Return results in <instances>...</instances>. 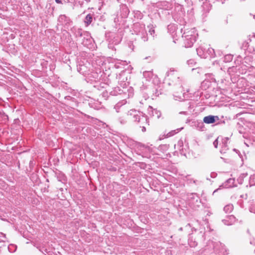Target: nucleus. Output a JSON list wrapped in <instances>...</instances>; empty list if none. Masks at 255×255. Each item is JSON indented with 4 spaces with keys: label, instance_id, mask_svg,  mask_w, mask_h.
<instances>
[{
    "label": "nucleus",
    "instance_id": "nucleus-27",
    "mask_svg": "<svg viewBox=\"0 0 255 255\" xmlns=\"http://www.w3.org/2000/svg\"><path fill=\"white\" fill-rule=\"evenodd\" d=\"M187 63L190 67H192L195 65L196 62L193 59H190L187 61Z\"/></svg>",
    "mask_w": 255,
    "mask_h": 255
},
{
    "label": "nucleus",
    "instance_id": "nucleus-21",
    "mask_svg": "<svg viewBox=\"0 0 255 255\" xmlns=\"http://www.w3.org/2000/svg\"><path fill=\"white\" fill-rule=\"evenodd\" d=\"M233 59V55L231 54L226 55L224 57V61L225 62H231Z\"/></svg>",
    "mask_w": 255,
    "mask_h": 255
},
{
    "label": "nucleus",
    "instance_id": "nucleus-9",
    "mask_svg": "<svg viewBox=\"0 0 255 255\" xmlns=\"http://www.w3.org/2000/svg\"><path fill=\"white\" fill-rule=\"evenodd\" d=\"M58 22L62 25H70L72 22L70 18L65 15H60L58 19Z\"/></svg>",
    "mask_w": 255,
    "mask_h": 255
},
{
    "label": "nucleus",
    "instance_id": "nucleus-44",
    "mask_svg": "<svg viewBox=\"0 0 255 255\" xmlns=\"http://www.w3.org/2000/svg\"><path fill=\"white\" fill-rule=\"evenodd\" d=\"M179 7H180V9L181 10H182V9L183 8L182 6V5H180Z\"/></svg>",
    "mask_w": 255,
    "mask_h": 255
},
{
    "label": "nucleus",
    "instance_id": "nucleus-17",
    "mask_svg": "<svg viewBox=\"0 0 255 255\" xmlns=\"http://www.w3.org/2000/svg\"><path fill=\"white\" fill-rule=\"evenodd\" d=\"M117 120L120 124L123 125L126 124L127 122V120L124 115L118 117Z\"/></svg>",
    "mask_w": 255,
    "mask_h": 255
},
{
    "label": "nucleus",
    "instance_id": "nucleus-37",
    "mask_svg": "<svg viewBox=\"0 0 255 255\" xmlns=\"http://www.w3.org/2000/svg\"><path fill=\"white\" fill-rule=\"evenodd\" d=\"M55 2L57 3H62V0H55Z\"/></svg>",
    "mask_w": 255,
    "mask_h": 255
},
{
    "label": "nucleus",
    "instance_id": "nucleus-7",
    "mask_svg": "<svg viewBox=\"0 0 255 255\" xmlns=\"http://www.w3.org/2000/svg\"><path fill=\"white\" fill-rule=\"evenodd\" d=\"M147 110L148 114L150 117H155L156 119H159L161 115V113L159 111H158L157 109H153L151 106L148 107Z\"/></svg>",
    "mask_w": 255,
    "mask_h": 255
},
{
    "label": "nucleus",
    "instance_id": "nucleus-29",
    "mask_svg": "<svg viewBox=\"0 0 255 255\" xmlns=\"http://www.w3.org/2000/svg\"><path fill=\"white\" fill-rule=\"evenodd\" d=\"M135 17H136L137 18L141 19L143 17V14L139 11H137L135 12Z\"/></svg>",
    "mask_w": 255,
    "mask_h": 255
},
{
    "label": "nucleus",
    "instance_id": "nucleus-49",
    "mask_svg": "<svg viewBox=\"0 0 255 255\" xmlns=\"http://www.w3.org/2000/svg\"><path fill=\"white\" fill-rule=\"evenodd\" d=\"M155 94H156V93H155ZM159 96V94L156 95V96Z\"/></svg>",
    "mask_w": 255,
    "mask_h": 255
},
{
    "label": "nucleus",
    "instance_id": "nucleus-48",
    "mask_svg": "<svg viewBox=\"0 0 255 255\" xmlns=\"http://www.w3.org/2000/svg\"><path fill=\"white\" fill-rule=\"evenodd\" d=\"M208 75H209H209H212V74H210V73H209V74H208Z\"/></svg>",
    "mask_w": 255,
    "mask_h": 255
},
{
    "label": "nucleus",
    "instance_id": "nucleus-24",
    "mask_svg": "<svg viewBox=\"0 0 255 255\" xmlns=\"http://www.w3.org/2000/svg\"><path fill=\"white\" fill-rule=\"evenodd\" d=\"M183 141L182 140H179L178 141L177 145H175V146H177V148L180 151H182L183 152V148L182 147L183 146Z\"/></svg>",
    "mask_w": 255,
    "mask_h": 255
},
{
    "label": "nucleus",
    "instance_id": "nucleus-10",
    "mask_svg": "<svg viewBox=\"0 0 255 255\" xmlns=\"http://www.w3.org/2000/svg\"><path fill=\"white\" fill-rule=\"evenodd\" d=\"M77 70L80 73L84 75L90 74V70L88 66L85 64H80L77 68Z\"/></svg>",
    "mask_w": 255,
    "mask_h": 255
},
{
    "label": "nucleus",
    "instance_id": "nucleus-39",
    "mask_svg": "<svg viewBox=\"0 0 255 255\" xmlns=\"http://www.w3.org/2000/svg\"><path fill=\"white\" fill-rule=\"evenodd\" d=\"M251 244L255 245V241H253L252 242H251Z\"/></svg>",
    "mask_w": 255,
    "mask_h": 255
},
{
    "label": "nucleus",
    "instance_id": "nucleus-35",
    "mask_svg": "<svg viewBox=\"0 0 255 255\" xmlns=\"http://www.w3.org/2000/svg\"><path fill=\"white\" fill-rule=\"evenodd\" d=\"M218 138L216 139L214 142H213V145L215 148H217L218 147Z\"/></svg>",
    "mask_w": 255,
    "mask_h": 255
},
{
    "label": "nucleus",
    "instance_id": "nucleus-11",
    "mask_svg": "<svg viewBox=\"0 0 255 255\" xmlns=\"http://www.w3.org/2000/svg\"><path fill=\"white\" fill-rule=\"evenodd\" d=\"M83 36L84 37V39L82 41V44L86 46L88 44V43L91 42L92 37L89 32L87 31L83 32Z\"/></svg>",
    "mask_w": 255,
    "mask_h": 255
},
{
    "label": "nucleus",
    "instance_id": "nucleus-13",
    "mask_svg": "<svg viewBox=\"0 0 255 255\" xmlns=\"http://www.w3.org/2000/svg\"><path fill=\"white\" fill-rule=\"evenodd\" d=\"M197 54L201 58H206L207 57L206 50L202 46H200L196 49Z\"/></svg>",
    "mask_w": 255,
    "mask_h": 255
},
{
    "label": "nucleus",
    "instance_id": "nucleus-20",
    "mask_svg": "<svg viewBox=\"0 0 255 255\" xmlns=\"http://www.w3.org/2000/svg\"><path fill=\"white\" fill-rule=\"evenodd\" d=\"M207 54H208L210 57H214L215 56L214 49L212 48H209L207 50H206Z\"/></svg>",
    "mask_w": 255,
    "mask_h": 255
},
{
    "label": "nucleus",
    "instance_id": "nucleus-28",
    "mask_svg": "<svg viewBox=\"0 0 255 255\" xmlns=\"http://www.w3.org/2000/svg\"><path fill=\"white\" fill-rule=\"evenodd\" d=\"M149 28V32L150 34L152 35L153 37H154V34L155 33V31L154 27L152 25L148 26Z\"/></svg>",
    "mask_w": 255,
    "mask_h": 255
},
{
    "label": "nucleus",
    "instance_id": "nucleus-47",
    "mask_svg": "<svg viewBox=\"0 0 255 255\" xmlns=\"http://www.w3.org/2000/svg\"><path fill=\"white\" fill-rule=\"evenodd\" d=\"M212 79H213L214 81H216V79L214 78H212Z\"/></svg>",
    "mask_w": 255,
    "mask_h": 255
},
{
    "label": "nucleus",
    "instance_id": "nucleus-41",
    "mask_svg": "<svg viewBox=\"0 0 255 255\" xmlns=\"http://www.w3.org/2000/svg\"><path fill=\"white\" fill-rule=\"evenodd\" d=\"M180 114H186V112H180Z\"/></svg>",
    "mask_w": 255,
    "mask_h": 255
},
{
    "label": "nucleus",
    "instance_id": "nucleus-4",
    "mask_svg": "<svg viewBox=\"0 0 255 255\" xmlns=\"http://www.w3.org/2000/svg\"><path fill=\"white\" fill-rule=\"evenodd\" d=\"M166 75L169 80L175 82L176 84L179 85L181 84V80L180 79L179 74L177 70L174 69H170V70L167 72Z\"/></svg>",
    "mask_w": 255,
    "mask_h": 255
},
{
    "label": "nucleus",
    "instance_id": "nucleus-30",
    "mask_svg": "<svg viewBox=\"0 0 255 255\" xmlns=\"http://www.w3.org/2000/svg\"><path fill=\"white\" fill-rule=\"evenodd\" d=\"M181 129H179V128H178L176 130H172L171 131V132H169L168 133V136H172L174 134L178 132Z\"/></svg>",
    "mask_w": 255,
    "mask_h": 255
},
{
    "label": "nucleus",
    "instance_id": "nucleus-18",
    "mask_svg": "<svg viewBox=\"0 0 255 255\" xmlns=\"http://www.w3.org/2000/svg\"><path fill=\"white\" fill-rule=\"evenodd\" d=\"M248 175L247 173L241 174L237 179L238 183L242 184L243 183L244 178L246 177Z\"/></svg>",
    "mask_w": 255,
    "mask_h": 255
},
{
    "label": "nucleus",
    "instance_id": "nucleus-46",
    "mask_svg": "<svg viewBox=\"0 0 255 255\" xmlns=\"http://www.w3.org/2000/svg\"><path fill=\"white\" fill-rule=\"evenodd\" d=\"M179 230H180V231H182V228H179Z\"/></svg>",
    "mask_w": 255,
    "mask_h": 255
},
{
    "label": "nucleus",
    "instance_id": "nucleus-5",
    "mask_svg": "<svg viewBox=\"0 0 255 255\" xmlns=\"http://www.w3.org/2000/svg\"><path fill=\"white\" fill-rule=\"evenodd\" d=\"M127 101L126 100H123L118 102L114 107V109L116 110L117 113L121 112L124 114L127 115V108L126 106Z\"/></svg>",
    "mask_w": 255,
    "mask_h": 255
},
{
    "label": "nucleus",
    "instance_id": "nucleus-6",
    "mask_svg": "<svg viewBox=\"0 0 255 255\" xmlns=\"http://www.w3.org/2000/svg\"><path fill=\"white\" fill-rule=\"evenodd\" d=\"M235 179L234 178H229L226 182H225L222 185L220 186L219 188L216 189L213 193V195H214L216 192H217L219 190L221 189V187L223 188H231L235 186Z\"/></svg>",
    "mask_w": 255,
    "mask_h": 255
},
{
    "label": "nucleus",
    "instance_id": "nucleus-14",
    "mask_svg": "<svg viewBox=\"0 0 255 255\" xmlns=\"http://www.w3.org/2000/svg\"><path fill=\"white\" fill-rule=\"evenodd\" d=\"M71 31L75 35L76 37H81L83 36V32L82 29L73 27L71 28Z\"/></svg>",
    "mask_w": 255,
    "mask_h": 255
},
{
    "label": "nucleus",
    "instance_id": "nucleus-36",
    "mask_svg": "<svg viewBox=\"0 0 255 255\" xmlns=\"http://www.w3.org/2000/svg\"><path fill=\"white\" fill-rule=\"evenodd\" d=\"M216 176H217V174L216 173L213 172V173H211V177L212 178H215L216 177Z\"/></svg>",
    "mask_w": 255,
    "mask_h": 255
},
{
    "label": "nucleus",
    "instance_id": "nucleus-34",
    "mask_svg": "<svg viewBox=\"0 0 255 255\" xmlns=\"http://www.w3.org/2000/svg\"><path fill=\"white\" fill-rule=\"evenodd\" d=\"M200 240L201 241H204L205 240V237H204V233H202V231H200Z\"/></svg>",
    "mask_w": 255,
    "mask_h": 255
},
{
    "label": "nucleus",
    "instance_id": "nucleus-31",
    "mask_svg": "<svg viewBox=\"0 0 255 255\" xmlns=\"http://www.w3.org/2000/svg\"><path fill=\"white\" fill-rule=\"evenodd\" d=\"M192 71H196V72L199 74L203 73V70L200 68H192Z\"/></svg>",
    "mask_w": 255,
    "mask_h": 255
},
{
    "label": "nucleus",
    "instance_id": "nucleus-12",
    "mask_svg": "<svg viewBox=\"0 0 255 255\" xmlns=\"http://www.w3.org/2000/svg\"><path fill=\"white\" fill-rule=\"evenodd\" d=\"M235 221H236V218L233 215L229 216L227 217V218L226 219H223L222 220L223 223L225 225H228V226L232 225L233 224H234L235 222Z\"/></svg>",
    "mask_w": 255,
    "mask_h": 255
},
{
    "label": "nucleus",
    "instance_id": "nucleus-32",
    "mask_svg": "<svg viewBox=\"0 0 255 255\" xmlns=\"http://www.w3.org/2000/svg\"><path fill=\"white\" fill-rule=\"evenodd\" d=\"M0 237H2L3 239H0V242H4L6 237L5 235L1 232H0Z\"/></svg>",
    "mask_w": 255,
    "mask_h": 255
},
{
    "label": "nucleus",
    "instance_id": "nucleus-45",
    "mask_svg": "<svg viewBox=\"0 0 255 255\" xmlns=\"http://www.w3.org/2000/svg\"><path fill=\"white\" fill-rule=\"evenodd\" d=\"M116 67L117 68H120V66L119 65H117V64L115 65Z\"/></svg>",
    "mask_w": 255,
    "mask_h": 255
},
{
    "label": "nucleus",
    "instance_id": "nucleus-22",
    "mask_svg": "<svg viewBox=\"0 0 255 255\" xmlns=\"http://www.w3.org/2000/svg\"><path fill=\"white\" fill-rule=\"evenodd\" d=\"M249 182L250 186L255 185V175H251L250 177Z\"/></svg>",
    "mask_w": 255,
    "mask_h": 255
},
{
    "label": "nucleus",
    "instance_id": "nucleus-16",
    "mask_svg": "<svg viewBox=\"0 0 255 255\" xmlns=\"http://www.w3.org/2000/svg\"><path fill=\"white\" fill-rule=\"evenodd\" d=\"M233 210V206L232 204H228L224 208V211L226 213H230Z\"/></svg>",
    "mask_w": 255,
    "mask_h": 255
},
{
    "label": "nucleus",
    "instance_id": "nucleus-25",
    "mask_svg": "<svg viewBox=\"0 0 255 255\" xmlns=\"http://www.w3.org/2000/svg\"><path fill=\"white\" fill-rule=\"evenodd\" d=\"M89 75H90V77H93L95 81H96L99 79V75L97 72H91Z\"/></svg>",
    "mask_w": 255,
    "mask_h": 255
},
{
    "label": "nucleus",
    "instance_id": "nucleus-23",
    "mask_svg": "<svg viewBox=\"0 0 255 255\" xmlns=\"http://www.w3.org/2000/svg\"><path fill=\"white\" fill-rule=\"evenodd\" d=\"M188 244L191 247H195L198 244L197 241H193V239L190 238L188 240Z\"/></svg>",
    "mask_w": 255,
    "mask_h": 255
},
{
    "label": "nucleus",
    "instance_id": "nucleus-51",
    "mask_svg": "<svg viewBox=\"0 0 255 255\" xmlns=\"http://www.w3.org/2000/svg\"><path fill=\"white\" fill-rule=\"evenodd\" d=\"M172 0V1H175V0Z\"/></svg>",
    "mask_w": 255,
    "mask_h": 255
},
{
    "label": "nucleus",
    "instance_id": "nucleus-42",
    "mask_svg": "<svg viewBox=\"0 0 255 255\" xmlns=\"http://www.w3.org/2000/svg\"><path fill=\"white\" fill-rule=\"evenodd\" d=\"M117 20H118V18H115V19H114V21L115 22H116Z\"/></svg>",
    "mask_w": 255,
    "mask_h": 255
},
{
    "label": "nucleus",
    "instance_id": "nucleus-52",
    "mask_svg": "<svg viewBox=\"0 0 255 255\" xmlns=\"http://www.w3.org/2000/svg\"><path fill=\"white\" fill-rule=\"evenodd\" d=\"M185 1H186L187 0H185Z\"/></svg>",
    "mask_w": 255,
    "mask_h": 255
},
{
    "label": "nucleus",
    "instance_id": "nucleus-3",
    "mask_svg": "<svg viewBox=\"0 0 255 255\" xmlns=\"http://www.w3.org/2000/svg\"><path fill=\"white\" fill-rule=\"evenodd\" d=\"M133 31L134 33L139 36L144 42L147 41V33L144 24L138 23L134 24Z\"/></svg>",
    "mask_w": 255,
    "mask_h": 255
},
{
    "label": "nucleus",
    "instance_id": "nucleus-8",
    "mask_svg": "<svg viewBox=\"0 0 255 255\" xmlns=\"http://www.w3.org/2000/svg\"><path fill=\"white\" fill-rule=\"evenodd\" d=\"M219 120V118L217 116L209 115L204 118L203 122L206 124H210L214 123L216 121H218Z\"/></svg>",
    "mask_w": 255,
    "mask_h": 255
},
{
    "label": "nucleus",
    "instance_id": "nucleus-38",
    "mask_svg": "<svg viewBox=\"0 0 255 255\" xmlns=\"http://www.w3.org/2000/svg\"><path fill=\"white\" fill-rule=\"evenodd\" d=\"M206 84H207V82H204L202 83V86H204V85Z\"/></svg>",
    "mask_w": 255,
    "mask_h": 255
},
{
    "label": "nucleus",
    "instance_id": "nucleus-40",
    "mask_svg": "<svg viewBox=\"0 0 255 255\" xmlns=\"http://www.w3.org/2000/svg\"><path fill=\"white\" fill-rule=\"evenodd\" d=\"M173 26V25H169L168 26V28L169 29V28L172 27Z\"/></svg>",
    "mask_w": 255,
    "mask_h": 255
},
{
    "label": "nucleus",
    "instance_id": "nucleus-15",
    "mask_svg": "<svg viewBox=\"0 0 255 255\" xmlns=\"http://www.w3.org/2000/svg\"><path fill=\"white\" fill-rule=\"evenodd\" d=\"M152 72L150 71H146L143 72V76L147 81H149L153 77Z\"/></svg>",
    "mask_w": 255,
    "mask_h": 255
},
{
    "label": "nucleus",
    "instance_id": "nucleus-2",
    "mask_svg": "<svg viewBox=\"0 0 255 255\" xmlns=\"http://www.w3.org/2000/svg\"><path fill=\"white\" fill-rule=\"evenodd\" d=\"M197 35L198 34L194 28L185 29L182 34L185 47H191L196 41Z\"/></svg>",
    "mask_w": 255,
    "mask_h": 255
},
{
    "label": "nucleus",
    "instance_id": "nucleus-1",
    "mask_svg": "<svg viewBox=\"0 0 255 255\" xmlns=\"http://www.w3.org/2000/svg\"><path fill=\"white\" fill-rule=\"evenodd\" d=\"M127 115L132 116L133 122L138 124L141 128L142 131H146L145 126L149 125V121L148 118L145 114L134 109H131L127 112Z\"/></svg>",
    "mask_w": 255,
    "mask_h": 255
},
{
    "label": "nucleus",
    "instance_id": "nucleus-50",
    "mask_svg": "<svg viewBox=\"0 0 255 255\" xmlns=\"http://www.w3.org/2000/svg\"><path fill=\"white\" fill-rule=\"evenodd\" d=\"M192 229H194V231H196V230L195 229H194V228Z\"/></svg>",
    "mask_w": 255,
    "mask_h": 255
},
{
    "label": "nucleus",
    "instance_id": "nucleus-33",
    "mask_svg": "<svg viewBox=\"0 0 255 255\" xmlns=\"http://www.w3.org/2000/svg\"><path fill=\"white\" fill-rule=\"evenodd\" d=\"M228 139H229V138H228V137L225 138V139H224L225 143H224V146L222 147V151L226 149V148L227 146V141Z\"/></svg>",
    "mask_w": 255,
    "mask_h": 255
},
{
    "label": "nucleus",
    "instance_id": "nucleus-26",
    "mask_svg": "<svg viewBox=\"0 0 255 255\" xmlns=\"http://www.w3.org/2000/svg\"><path fill=\"white\" fill-rule=\"evenodd\" d=\"M16 249V246H15L14 245H10L8 247V250L9 252L10 253L14 252L15 251Z\"/></svg>",
    "mask_w": 255,
    "mask_h": 255
},
{
    "label": "nucleus",
    "instance_id": "nucleus-43",
    "mask_svg": "<svg viewBox=\"0 0 255 255\" xmlns=\"http://www.w3.org/2000/svg\"><path fill=\"white\" fill-rule=\"evenodd\" d=\"M188 226L190 227H191L190 224H188L187 225L186 227H187Z\"/></svg>",
    "mask_w": 255,
    "mask_h": 255
},
{
    "label": "nucleus",
    "instance_id": "nucleus-19",
    "mask_svg": "<svg viewBox=\"0 0 255 255\" xmlns=\"http://www.w3.org/2000/svg\"><path fill=\"white\" fill-rule=\"evenodd\" d=\"M92 20V16L90 14L87 15L85 18V23L87 24V25H89Z\"/></svg>",
    "mask_w": 255,
    "mask_h": 255
}]
</instances>
